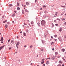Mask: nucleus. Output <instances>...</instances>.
<instances>
[{"instance_id":"nucleus-1","label":"nucleus","mask_w":66,"mask_h":66,"mask_svg":"<svg viewBox=\"0 0 66 66\" xmlns=\"http://www.w3.org/2000/svg\"><path fill=\"white\" fill-rule=\"evenodd\" d=\"M45 23V21L43 20L41 21V25H42V26H44Z\"/></svg>"},{"instance_id":"nucleus-2","label":"nucleus","mask_w":66,"mask_h":66,"mask_svg":"<svg viewBox=\"0 0 66 66\" xmlns=\"http://www.w3.org/2000/svg\"><path fill=\"white\" fill-rule=\"evenodd\" d=\"M19 42H18L17 43H16V47H17V48H18V45H19Z\"/></svg>"},{"instance_id":"nucleus-3","label":"nucleus","mask_w":66,"mask_h":66,"mask_svg":"<svg viewBox=\"0 0 66 66\" xmlns=\"http://www.w3.org/2000/svg\"><path fill=\"white\" fill-rule=\"evenodd\" d=\"M4 46H2L1 47H0V51L4 47Z\"/></svg>"},{"instance_id":"nucleus-4","label":"nucleus","mask_w":66,"mask_h":66,"mask_svg":"<svg viewBox=\"0 0 66 66\" xmlns=\"http://www.w3.org/2000/svg\"><path fill=\"white\" fill-rule=\"evenodd\" d=\"M3 37H2L1 38V39L0 40V41L2 42L3 41Z\"/></svg>"},{"instance_id":"nucleus-5","label":"nucleus","mask_w":66,"mask_h":66,"mask_svg":"<svg viewBox=\"0 0 66 66\" xmlns=\"http://www.w3.org/2000/svg\"><path fill=\"white\" fill-rule=\"evenodd\" d=\"M11 42L12 44H13L14 43V41L13 40H11Z\"/></svg>"},{"instance_id":"nucleus-6","label":"nucleus","mask_w":66,"mask_h":66,"mask_svg":"<svg viewBox=\"0 0 66 66\" xmlns=\"http://www.w3.org/2000/svg\"><path fill=\"white\" fill-rule=\"evenodd\" d=\"M65 50L64 48H62V49L61 51L62 52H64Z\"/></svg>"},{"instance_id":"nucleus-7","label":"nucleus","mask_w":66,"mask_h":66,"mask_svg":"<svg viewBox=\"0 0 66 66\" xmlns=\"http://www.w3.org/2000/svg\"><path fill=\"white\" fill-rule=\"evenodd\" d=\"M59 39L60 41H61L62 40V39L61 38H59Z\"/></svg>"},{"instance_id":"nucleus-8","label":"nucleus","mask_w":66,"mask_h":66,"mask_svg":"<svg viewBox=\"0 0 66 66\" xmlns=\"http://www.w3.org/2000/svg\"><path fill=\"white\" fill-rule=\"evenodd\" d=\"M46 64H49V62L48 61H47L46 62Z\"/></svg>"},{"instance_id":"nucleus-9","label":"nucleus","mask_w":66,"mask_h":66,"mask_svg":"<svg viewBox=\"0 0 66 66\" xmlns=\"http://www.w3.org/2000/svg\"><path fill=\"white\" fill-rule=\"evenodd\" d=\"M59 62L61 64H62L63 63V62L61 60L59 61Z\"/></svg>"},{"instance_id":"nucleus-10","label":"nucleus","mask_w":66,"mask_h":66,"mask_svg":"<svg viewBox=\"0 0 66 66\" xmlns=\"http://www.w3.org/2000/svg\"><path fill=\"white\" fill-rule=\"evenodd\" d=\"M62 28H60V30H59V31L60 32H61L62 31Z\"/></svg>"},{"instance_id":"nucleus-11","label":"nucleus","mask_w":66,"mask_h":66,"mask_svg":"<svg viewBox=\"0 0 66 66\" xmlns=\"http://www.w3.org/2000/svg\"><path fill=\"white\" fill-rule=\"evenodd\" d=\"M5 27H6L5 28V29H6L7 27V24H6L5 25Z\"/></svg>"},{"instance_id":"nucleus-12","label":"nucleus","mask_w":66,"mask_h":66,"mask_svg":"<svg viewBox=\"0 0 66 66\" xmlns=\"http://www.w3.org/2000/svg\"><path fill=\"white\" fill-rule=\"evenodd\" d=\"M16 4L17 5V6L18 7L19 6V3H17Z\"/></svg>"},{"instance_id":"nucleus-13","label":"nucleus","mask_w":66,"mask_h":66,"mask_svg":"<svg viewBox=\"0 0 66 66\" xmlns=\"http://www.w3.org/2000/svg\"><path fill=\"white\" fill-rule=\"evenodd\" d=\"M24 11L26 12H28V11L26 9L25 10H24Z\"/></svg>"},{"instance_id":"nucleus-14","label":"nucleus","mask_w":66,"mask_h":66,"mask_svg":"<svg viewBox=\"0 0 66 66\" xmlns=\"http://www.w3.org/2000/svg\"><path fill=\"white\" fill-rule=\"evenodd\" d=\"M26 5H29V3L28 2H27L26 3Z\"/></svg>"},{"instance_id":"nucleus-15","label":"nucleus","mask_w":66,"mask_h":66,"mask_svg":"<svg viewBox=\"0 0 66 66\" xmlns=\"http://www.w3.org/2000/svg\"><path fill=\"white\" fill-rule=\"evenodd\" d=\"M62 7L65 8L66 7L65 6H60Z\"/></svg>"},{"instance_id":"nucleus-16","label":"nucleus","mask_w":66,"mask_h":66,"mask_svg":"<svg viewBox=\"0 0 66 66\" xmlns=\"http://www.w3.org/2000/svg\"><path fill=\"white\" fill-rule=\"evenodd\" d=\"M23 35L24 36H26V33L24 32L23 33Z\"/></svg>"},{"instance_id":"nucleus-17","label":"nucleus","mask_w":66,"mask_h":66,"mask_svg":"<svg viewBox=\"0 0 66 66\" xmlns=\"http://www.w3.org/2000/svg\"><path fill=\"white\" fill-rule=\"evenodd\" d=\"M34 22L33 21H32L31 22V24H34Z\"/></svg>"},{"instance_id":"nucleus-18","label":"nucleus","mask_w":66,"mask_h":66,"mask_svg":"<svg viewBox=\"0 0 66 66\" xmlns=\"http://www.w3.org/2000/svg\"><path fill=\"white\" fill-rule=\"evenodd\" d=\"M37 24H38V26H40V24L39 23H37Z\"/></svg>"},{"instance_id":"nucleus-19","label":"nucleus","mask_w":66,"mask_h":66,"mask_svg":"<svg viewBox=\"0 0 66 66\" xmlns=\"http://www.w3.org/2000/svg\"><path fill=\"white\" fill-rule=\"evenodd\" d=\"M7 21L6 20H5V21H3V23H4L5 22H7Z\"/></svg>"},{"instance_id":"nucleus-20","label":"nucleus","mask_w":66,"mask_h":66,"mask_svg":"<svg viewBox=\"0 0 66 66\" xmlns=\"http://www.w3.org/2000/svg\"><path fill=\"white\" fill-rule=\"evenodd\" d=\"M55 59V57H52L51 58V59L52 60H54Z\"/></svg>"},{"instance_id":"nucleus-21","label":"nucleus","mask_w":66,"mask_h":66,"mask_svg":"<svg viewBox=\"0 0 66 66\" xmlns=\"http://www.w3.org/2000/svg\"><path fill=\"white\" fill-rule=\"evenodd\" d=\"M29 30H28V29H27V30H26V32L27 33H29Z\"/></svg>"},{"instance_id":"nucleus-22","label":"nucleus","mask_w":66,"mask_h":66,"mask_svg":"<svg viewBox=\"0 0 66 66\" xmlns=\"http://www.w3.org/2000/svg\"><path fill=\"white\" fill-rule=\"evenodd\" d=\"M56 20H59V21H60V19H59V18H57V19H56Z\"/></svg>"},{"instance_id":"nucleus-23","label":"nucleus","mask_w":66,"mask_h":66,"mask_svg":"<svg viewBox=\"0 0 66 66\" xmlns=\"http://www.w3.org/2000/svg\"><path fill=\"white\" fill-rule=\"evenodd\" d=\"M22 14H24V12L23 11V10L22 11Z\"/></svg>"},{"instance_id":"nucleus-24","label":"nucleus","mask_w":66,"mask_h":66,"mask_svg":"<svg viewBox=\"0 0 66 66\" xmlns=\"http://www.w3.org/2000/svg\"><path fill=\"white\" fill-rule=\"evenodd\" d=\"M43 8H45V7H46V6H45V5H44L43 6Z\"/></svg>"},{"instance_id":"nucleus-25","label":"nucleus","mask_w":66,"mask_h":66,"mask_svg":"<svg viewBox=\"0 0 66 66\" xmlns=\"http://www.w3.org/2000/svg\"><path fill=\"white\" fill-rule=\"evenodd\" d=\"M12 6V4H10L9 5V6L10 7H11Z\"/></svg>"},{"instance_id":"nucleus-26","label":"nucleus","mask_w":66,"mask_h":66,"mask_svg":"<svg viewBox=\"0 0 66 66\" xmlns=\"http://www.w3.org/2000/svg\"><path fill=\"white\" fill-rule=\"evenodd\" d=\"M32 47H33L32 45H31L30 46V48H31Z\"/></svg>"},{"instance_id":"nucleus-27","label":"nucleus","mask_w":66,"mask_h":66,"mask_svg":"<svg viewBox=\"0 0 66 66\" xmlns=\"http://www.w3.org/2000/svg\"><path fill=\"white\" fill-rule=\"evenodd\" d=\"M20 9V8L19 7H18L17 8V10H19Z\"/></svg>"},{"instance_id":"nucleus-28","label":"nucleus","mask_w":66,"mask_h":66,"mask_svg":"<svg viewBox=\"0 0 66 66\" xmlns=\"http://www.w3.org/2000/svg\"><path fill=\"white\" fill-rule=\"evenodd\" d=\"M12 17H14L15 16V14H12Z\"/></svg>"},{"instance_id":"nucleus-29","label":"nucleus","mask_w":66,"mask_h":66,"mask_svg":"<svg viewBox=\"0 0 66 66\" xmlns=\"http://www.w3.org/2000/svg\"><path fill=\"white\" fill-rule=\"evenodd\" d=\"M51 59V58H50V57H49V58H47V59H46V60H47V59Z\"/></svg>"},{"instance_id":"nucleus-30","label":"nucleus","mask_w":66,"mask_h":66,"mask_svg":"<svg viewBox=\"0 0 66 66\" xmlns=\"http://www.w3.org/2000/svg\"><path fill=\"white\" fill-rule=\"evenodd\" d=\"M44 63V61L41 62V64H43Z\"/></svg>"},{"instance_id":"nucleus-31","label":"nucleus","mask_w":66,"mask_h":66,"mask_svg":"<svg viewBox=\"0 0 66 66\" xmlns=\"http://www.w3.org/2000/svg\"><path fill=\"white\" fill-rule=\"evenodd\" d=\"M41 51L42 52H43L44 51V50L43 49H41Z\"/></svg>"},{"instance_id":"nucleus-32","label":"nucleus","mask_w":66,"mask_h":66,"mask_svg":"<svg viewBox=\"0 0 66 66\" xmlns=\"http://www.w3.org/2000/svg\"><path fill=\"white\" fill-rule=\"evenodd\" d=\"M62 59H63V60H64V61H65V59H64V58L63 57V58H62Z\"/></svg>"},{"instance_id":"nucleus-33","label":"nucleus","mask_w":66,"mask_h":66,"mask_svg":"<svg viewBox=\"0 0 66 66\" xmlns=\"http://www.w3.org/2000/svg\"><path fill=\"white\" fill-rule=\"evenodd\" d=\"M55 54H58V53L57 52H55Z\"/></svg>"},{"instance_id":"nucleus-34","label":"nucleus","mask_w":66,"mask_h":66,"mask_svg":"<svg viewBox=\"0 0 66 66\" xmlns=\"http://www.w3.org/2000/svg\"><path fill=\"white\" fill-rule=\"evenodd\" d=\"M60 56H58L57 57H58V58H60Z\"/></svg>"},{"instance_id":"nucleus-35","label":"nucleus","mask_w":66,"mask_h":66,"mask_svg":"<svg viewBox=\"0 0 66 66\" xmlns=\"http://www.w3.org/2000/svg\"><path fill=\"white\" fill-rule=\"evenodd\" d=\"M62 21H63V20H65V19L64 18H63V19H62Z\"/></svg>"},{"instance_id":"nucleus-36","label":"nucleus","mask_w":66,"mask_h":66,"mask_svg":"<svg viewBox=\"0 0 66 66\" xmlns=\"http://www.w3.org/2000/svg\"><path fill=\"white\" fill-rule=\"evenodd\" d=\"M56 40H57V39H55L54 40V41H56Z\"/></svg>"},{"instance_id":"nucleus-37","label":"nucleus","mask_w":66,"mask_h":66,"mask_svg":"<svg viewBox=\"0 0 66 66\" xmlns=\"http://www.w3.org/2000/svg\"><path fill=\"white\" fill-rule=\"evenodd\" d=\"M57 37V35H54V37Z\"/></svg>"},{"instance_id":"nucleus-38","label":"nucleus","mask_w":66,"mask_h":66,"mask_svg":"<svg viewBox=\"0 0 66 66\" xmlns=\"http://www.w3.org/2000/svg\"><path fill=\"white\" fill-rule=\"evenodd\" d=\"M10 39H9V40H8V42L9 43L10 42Z\"/></svg>"},{"instance_id":"nucleus-39","label":"nucleus","mask_w":66,"mask_h":66,"mask_svg":"<svg viewBox=\"0 0 66 66\" xmlns=\"http://www.w3.org/2000/svg\"><path fill=\"white\" fill-rule=\"evenodd\" d=\"M61 66V65L60 64H59L58 65V66Z\"/></svg>"},{"instance_id":"nucleus-40","label":"nucleus","mask_w":66,"mask_h":66,"mask_svg":"<svg viewBox=\"0 0 66 66\" xmlns=\"http://www.w3.org/2000/svg\"><path fill=\"white\" fill-rule=\"evenodd\" d=\"M52 50H53V51L54 50V48H53L52 49Z\"/></svg>"},{"instance_id":"nucleus-41","label":"nucleus","mask_w":66,"mask_h":66,"mask_svg":"<svg viewBox=\"0 0 66 66\" xmlns=\"http://www.w3.org/2000/svg\"><path fill=\"white\" fill-rule=\"evenodd\" d=\"M55 25H56V26H58V24H55Z\"/></svg>"},{"instance_id":"nucleus-42","label":"nucleus","mask_w":66,"mask_h":66,"mask_svg":"<svg viewBox=\"0 0 66 66\" xmlns=\"http://www.w3.org/2000/svg\"><path fill=\"white\" fill-rule=\"evenodd\" d=\"M56 20H54V22H56Z\"/></svg>"},{"instance_id":"nucleus-43","label":"nucleus","mask_w":66,"mask_h":66,"mask_svg":"<svg viewBox=\"0 0 66 66\" xmlns=\"http://www.w3.org/2000/svg\"><path fill=\"white\" fill-rule=\"evenodd\" d=\"M43 66H45V64H43Z\"/></svg>"},{"instance_id":"nucleus-44","label":"nucleus","mask_w":66,"mask_h":66,"mask_svg":"<svg viewBox=\"0 0 66 66\" xmlns=\"http://www.w3.org/2000/svg\"><path fill=\"white\" fill-rule=\"evenodd\" d=\"M53 42H52L51 43V45H53Z\"/></svg>"},{"instance_id":"nucleus-45","label":"nucleus","mask_w":66,"mask_h":66,"mask_svg":"<svg viewBox=\"0 0 66 66\" xmlns=\"http://www.w3.org/2000/svg\"><path fill=\"white\" fill-rule=\"evenodd\" d=\"M42 43H43V42H43V41L42 40Z\"/></svg>"},{"instance_id":"nucleus-46","label":"nucleus","mask_w":66,"mask_h":66,"mask_svg":"<svg viewBox=\"0 0 66 66\" xmlns=\"http://www.w3.org/2000/svg\"><path fill=\"white\" fill-rule=\"evenodd\" d=\"M44 59H43L42 60V61H44Z\"/></svg>"},{"instance_id":"nucleus-47","label":"nucleus","mask_w":66,"mask_h":66,"mask_svg":"<svg viewBox=\"0 0 66 66\" xmlns=\"http://www.w3.org/2000/svg\"><path fill=\"white\" fill-rule=\"evenodd\" d=\"M64 24H66V22H65L64 23Z\"/></svg>"},{"instance_id":"nucleus-48","label":"nucleus","mask_w":66,"mask_h":66,"mask_svg":"<svg viewBox=\"0 0 66 66\" xmlns=\"http://www.w3.org/2000/svg\"><path fill=\"white\" fill-rule=\"evenodd\" d=\"M14 12H15V13H16V11H14Z\"/></svg>"},{"instance_id":"nucleus-49","label":"nucleus","mask_w":66,"mask_h":66,"mask_svg":"<svg viewBox=\"0 0 66 66\" xmlns=\"http://www.w3.org/2000/svg\"><path fill=\"white\" fill-rule=\"evenodd\" d=\"M51 37L52 38H53V36H51Z\"/></svg>"},{"instance_id":"nucleus-50","label":"nucleus","mask_w":66,"mask_h":66,"mask_svg":"<svg viewBox=\"0 0 66 66\" xmlns=\"http://www.w3.org/2000/svg\"><path fill=\"white\" fill-rule=\"evenodd\" d=\"M26 5H24V7H26Z\"/></svg>"},{"instance_id":"nucleus-51","label":"nucleus","mask_w":66,"mask_h":66,"mask_svg":"<svg viewBox=\"0 0 66 66\" xmlns=\"http://www.w3.org/2000/svg\"><path fill=\"white\" fill-rule=\"evenodd\" d=\"M11 49V47H10V48H9V50Z\"/></svg>"},{"instance_id":"nucleus-52","label":"nucleus","mask_w":66,"mask_h":66,"mask_svg":"<svg viewBox=\"0 0 66 66\" xmlns=\"http://www.w3.org/2000/svg\"><path fill=\"white\" fill-rule=\"evenodd\" d=\"M2 18H4V16H3Z\"/></svg>"},{"instance_id":"nucleus-53","label":"nucleus","mask_w":66,"mask_h":66,"mask_svg":"<svg viewBox=\"0 0 66 66\" xmlns=\"http://www.w3.org/2000/svg\"><path fill=\"white\" fill-rule=\"evenodd\" d=\"M58 13V12H56L55 13V14H57Z\"/></svg>"},{"instance_id":"nucleus-54","label":"nucleus","mask_w":66,"mask_h":66,"mask_svg":"<svg viewBox=\"0 0 66 66\" xmlns=\"http://www.w3.org/2000/svg\"><path fill=\"white\" fill-rule=\"evenodd\" d=\"M24 24L25 25H27V24H26L24 23Z\"/></svg>"},{"instance_id":"nucleus-55","label":"nucleus","mask_w":66,"mask_h":66,"mask_svg":"<svg viewBox=\"0 0 66 66\" xmlns=\"http://www.w3.org/2000/svg\"><path fill=\"white\" fill-rule=\"evenodd\" d=\"M38 55H37V57H38Z\"/></svg>"},{"instance_id":"nucleus-56","label":"nucleus","mask_w":66,"mask_h":66,"mask_svg":"<svg viewBox=\"0 0 66 66\" xmlns=\"http://www.w3.org/2000/svg\"><path fill=\"white\" fill-rule=\"evenodd\" d=\"M37 2V0H36L35 1V2Z\"/></svg>"},{"instance_id":"nucleus-57","label":"nucleus","mask_w":66,"mask_h":66,"mask_svg":"<svg viewBox=\"0 0 66 66\" xmlns=\"http://www.w3.org/2000/svg\"><path fill=\"white\" fill-rule=\"evenodd\" d=\"M1 43H3V42H1Z\"/></svg>"},{"instance_id":"nucleus-58","label":"nucleus","mask_w":66,"mask_h":66,"mask_svg":"<svg viewBox=\"0 0 66 66\" xmlns=\"http://www.w3.org/2000/svg\"><path fill=\"white\" fill-rule=\"evenodd\" d=\"M12 22H13V23H14V21H12Z\"/></svg>"},{"instance_id":"nucleus-59","label":"nucleus","mask_w":66,"mask_h":66,"mask_svg":"<svg viewBox=\"0 0 66 66\" xmlns=\"http://www.w3.org/2000/svg\"><path fill=\"white\" fill-rule=\"evenodd\" d=\"M40 10H42V8H40Z\"/></svg>"},{"instance_id":"nucleus-60","label":"nucleus","mask_w":66,"mask_h":66,"mask_svg":"<svg viewBox=\"0 0 66 66\" xmlns=\"http://www.w3.org/2000/svg\"><path fill=\"white\" fill-rule=\"evenodd\" d=\"M62 66H64V64H62Z\"/></svg>"},{"instance_id":"nucleus-61","label":"nucleus","mask_w":66,"mask_h":66,"mask_svg":"<svg viewBox=\"0 0 66 66\" xmlns=\"http://www.w3.org/2000/svg\"><path fill=\"white\" fill-rule=\"evenodd\" d=\"M9 23L8 22H7V24H9Z\"/></svg>"},{"instance_id":"nucleus-62","label":"nucleus","mask_w":66,"mask_h":66,"mask_svg":"<svg viewBox=\"0 0 66 66\" xmlns=\"http://www.w3.org/2000/svg\"><path fill=\"white\" fill-rule=\"evenodd\" d=\"M24 47H26V45H24Z\"/></svg>"},{"instance_id":"nucleus-63","label":"nucleus","mask_w":66,"mask_h":66,"mask_svg":"<svg viewBox=\"0 0 66 66\" xmlns=\"http://www.w3.org/2000/svg\"><path fill=\"white\" fill-rule=\"evenodd\" d=\"M65 5H66V3H65Z\"/></svg>"},{"instance_id":"nucleus-64","label":"nucleus","mask_w":66,"mask_h":66,"mask_svg":"<svg viewBox=\"0 0 66 66\" xmlns=\"http://www.w3.org/2000/svg\"><path fill=\"white\" fill-rule=\"evenodd\" d=\"M65 38H66V37H65Z\"/></svg>"}]
</instances>
